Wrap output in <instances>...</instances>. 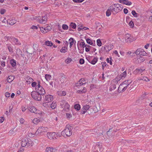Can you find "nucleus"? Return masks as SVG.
Wrapping results in <instances>:
<instances>
[{
  "label": "nucleus",
  "mask_w": 152,
  "mask_h": 152,
  "mask_svg": "<svg viewBox=\"0 0 152 152\" xmlns=\"http://www.w3.org/2000/svg\"><path fill=\"white\" fill-rule=\"evenodd\" d=\"M72 127L70 125H67L64 129L61 132V135L64 137H67L70 136L72 134Z\"/></svg>",
  "instance_id": "obj_1"
},
{
  "label": "nucleus",
  "mask_w": 152,
  "mask_h": 152,
  "mask_svg": "<svg viewBox=\"0 0 152 152\" xmlns=\"http://www.w3.org/2000/svg\"><path fill=\"white\" fill-rule=\"evenodd\" d=\"M123 8V6L121 4H115L110 6V9L112 11L113 14H116L121 11Z\"/></svg>",
  "instance_id": "obj_2"
},
{
  "label": "nucleus",
  "mask_w": 152,
  "mask_h": 152,
  "mask_svg": "<svg viewBox=\"0 0 152 152\" xmlns=\"http://www.w3.org/2000/svg\"><path fill=\"white\" fill-rule=\"evenodd\" d=\"M132 80H131L124 81L123 83L120 84L118 88V91L120 93L124 91L126 89L127 87L132 82Z\"/></svg>",
  "instance_id": "obj_3"
},
{
  "label": "nucleus",
  "mask_w": 152,
  "mask_h": 152,
  "mask_svg": "<svg viewBox=\"0 0 152 152\" xmlns=\"http://www.w3.org/2000/svg\"><path fill=\"white\" fill-rule=\"evenodd\" d=\"M47 135L48 138L50 140L55 139L61 136V134L59 133L51 132H48Z\"/></svg>",
  "instance_id": "obj_4"
},
{
  "label": "nucleus",
  "mask_w": 152,
  "mask_h": 152,
  "mask_svg": "<svg viewBox=\"0 0 152 152\" xmlns=\"http://www.w3.org/2000/svg\"><path fill=\"white\" fill-rule=\"evenodd\" d=\"M135 40V38L130 34H127L122 39L121 41L124 42H132Z\"/></svg>",
  "instance_id": "obj_5"
},
{
  "label": "nucleus",
  "mask_w": 152,
  "mask_h": 152,
  "mask_svg": "<svg viewBox=\"0 0 152 152\" xmlns=\"http://www.w3.org/2000/svg\"><path fill=\"white\" fill-rule=\"evenodd\" d=\"M34 18L39 22L40 23L45 24L47 22V17L46 15H45L42 17L41 19L40 18V16H35Z\"/></svg>",
  "instance_id": "obj_6"
},
{
  "label": "nucleus",
  "mask_w": 152,
  "mask_h": 152,
  "mask_svg": "<svg viewBox=\"0 0 152 152\" xmlns=\"http://www.w3.org/2000/svg\"><path fill=\"white\" fill-rule=\"evenodd\" d=\"M28 110H29L31 113L38 114L41 116L45 114L42 111L37 110L36 108L34 106L29 107L28 108Z\"/></svg>",
  "instance_id": "obj_7"
},
{
  "label": "nucleus",
  "mask_w": 152,
  "mask_h": 152,
  "mask_svg": "<svg viewBox=\"0 0 152 152\" xmlns=\"http://www.w3.org/2000/svg\"><path fill=\"white\" fill-rule=\"evenodd\" d=\"M86 58L87 60L91 64L95 65L97 62L98 58L96 57H93L92 56H88Z\"/></svg>",
  "instance_id": "obj_8"
},
{
  "label": "nucleus",
  "mask_w": 152,
  "mask_h": 152,
  "mask_svg": "<svg viewBox=\"0 0 152 152\" xmlns=\"http://www.w3.org/2000/svg\"><path fill=\"white\" fill-rule=\"evenodd\" d=\"M7 40H9L14 45H21L20 43L17 39H16L12 37L6 36L5 37Z\"/></svg>",
  "instance_id": "obj_9"
},
{
  "label": "nucleus",
  "mask_w": 152,
  "mask_h": 152,
  "mask_svg": "<svg viewBox=\"0 0 152 152\" xmlns=\"http://www.w3.org/2000/svg\"><path fill=\"white\" fill-rule=\"evenodd\" d=\"M48 130L47 127L43 126L39 127L38 128L35 133L36 135H38L39 134H44Z\"/></svg>",
  "instance_id": "obj_10"
},
{
  "label": "nucleus",
  "mask_w": 152,
  "mask_h": 152,
  "mask_svg": "<svg viewBox=\"0 0 152 152\" xmlns=\"http://www.w3.org/2000/svg\"><path fill=\"white\" fill-rule=\"evenodd\" d=\"M134 53L137 55H140V56H147V54L143 49L140 48L137 49Z\"/></svg>",
  "instance_id": "obj_11"
},
{
  "label": "nucleus",
  "mask_w": 152,
  "mask_h": 152,
  "mask_svg": "<svg viewBox=\"0 0 152 152\" xmlns=\"http://www.w3.org/2000/svg\"><path fill=\"white\" fill-rule=\"evenodd\" d=\"M52 28L50 26H47L46 27H40V30L41 32L44 34L50 31Z\"/></svg>",
  "instance_id": "obj_12"
},
{
  "label": "nucleus",
  "mask_w": 152,
  "mask_h": 152,
  "mask_svg": "<svg viewBox=\"0 0 152 152\" xmlns=\"http://www.w3.org/2000/svg\"><path fill=\"white\" fill-rule=\"evenodd\" d=\"M113 46L111 44L105 45L103 47L104 50L106 52H108L112 49Z\"/></svg>",
  "instance_id": "obj_13"
},
{
  "label": "nucleus",
  "mask_w": 152,
  "mask_h": 152,
  "mask_svg": "<svg viewBox=\"0 0 152 152\" xmlns=\"http://www.w3.org/2000/svg\"><path fill=\"white\" fill-rule=\"evenodd\" d=\"M86 82L84 78L80 79L77 83L75 84V87H78L82 86L83 84H85Z\"/></svg>",
  "instance_id": "obj_14"
},
{
  "label": "nucleus",
  "mask_w": 152,
  "mask_h": 152,
  "mask_svg": "<svg viewBox=\"0 0 152 152\" xmlns=\"http://www.w3.org/2000/svg\"><path fill=\"white\" fill-rule=\"evenodd\" d=\"M145 70V69L144 68H137L134 71V73L135 74H141Z\"/></svg>",
  "instance_id": "obj_15"
},
{
  "label": "nucleus",
  "mask_w": 152,
  "mask_h": 152,
  "mask_svg": "<svg viewBox=\"0 0 152 152\" xmlns=\"http://www.w3.org/2000/svg\"><path fill=\"white\" fill-rule=\"evenodd\" d=\"M90 108V106L88 105L84 106L81 110V113L82 114H85Z\"/></svg>",
  "instance_id": "obj_16"
},
{
  "label": "nucleus",
  "mask_w": 152,
  "mask_h": 152,
  "mask_svg": "<svg viewBox=\"0 0 152 152\" xmlns=\"http://www.w3.org/2000/svg\"><path fill=\"white\" fill-rule=\"evenodd\" d=\"M118 1L121 4H123L129 6L131 5L132 4L131 1L128 0H118Z\"/></svg>",
  "instance_id": "obj_17"
},
{
  "label": "nucleus",
  "mask_w": 152,
  "mask_h": 152,
  "mask_svg": "<svg viewBox=\"0 0 152 152\" xmlns=\"http://www.w3.org/2000/svg\"><path fill=\"white\" fill-rule=\"evenodd\" d=\"M28 138L26 137L23 138L22 139V140L21 142V145L22 147H24L26 146L28 142Z\"/></svg>",
  "instance_id": "obj_18"
},
{
  "label": "nucleus",
  "mask_w": 152,
  "mask_h": 152,
  "mask_svg": "<svg viewBox=\"0 0 152 152\" xmlns=\"http://www.w3.org/2000/svg\"><path fill=\"white\" fill-rule=\"evenodd\" d=\"M53 99V96H45L44 101L45 102H50Z\"/></svg>",
  "instance_id": "obj_19"
},
{
  "label": "nucleus",
  "mask_w": 152,
  "mask_h": 152,
  "mask_svg": "<svg viewBox=\"0 0 152 152\" xmlns=\"http://www.w3.org/2000/svg\"><path fill=\"white\" fill-rule=\"evenodd\" d=\"M16 23V20L12 18H10L8 19L7 21V24H9L11 25H13L15 23Z\"/></svg>",
  "instance_id": "obj_20"
},
{
  "label": "nucleus",
  "mask_w": 152,
  "mask_h": 152,
  "mask_svg": "<svg viewBox=\"0 0 152 152\" xmlns=\"http://www.w3.org/2000/svg\"><path fill=\"white\" fill-rule=\"evenodd\" d=\"M26 83L28 84H29L32 82L34 80L30 76H27L26 77Z\"/></svg>",
  "instance_id": "obj_21"
},
{
  "label": "nucleus",
  "mask_w": 152,
  "mask_h": 152,
  "mask_svg": "<svg viewBox=\"0 0 152 152\" xmlns=\"http://www.w3.org/2000/svg\"><path fill=\"white\" fill-rule=\"evenodd\" d=\"M28 142L27 145V147H31L34 145V143L31 139L28 138Z\"/></svg>",
  "instance_id": "obj_22"
},
{
  "label": "nucleus",
  "mask_w": 152,
  "mask_h": 152,
  "mask_svg": "<svg viewBox=\"0 0 152 152\" xmlns=\"http://www.w3.org/2000/svg\"><path fill=\"white\" fill-rule=\"evenodd\" d=\"M38 93L39 95H44L45 94V91L43 87H41L39 89Z\"/></svg>",
  "instance_id": "obj_23"
},
{
  "label": "nucleus",
  "mask_w": 152,
  "mask_h": 152,
  "mask_svg": "<svg viewBox=\"0 0 152 152\" xmlns=\"http://www.w3.org/2000/svg\"><path fill=\"white\" fill-rule=\"evenodd\" d=\"M63 110L67 112L69 111V110L70 105L68 103H65Z\"/></svg>",
  "instance_id": "obj_24"
},
{
  "label": "nucleus",
  "mask_w": 152,
  "mask_h": 152,
  "mask_svg": "<svg viewBox=\"0 0 152 152\" xmlns=\"http://www.w3.org/2000/svg\"><path fill=\"white\" fill-rule=\"evenodd\" d=\"M69 47L70 48H71L74 43L76 42V41L72 38H70L69 40Z\"/></svg>",
  "instance_id": "obj_25"
},
{
  "label": "nucleus",
  "mask_w": 152,
  "mask_h": 152,
  "mask_svg": "<svg viewBox=\"0 0 152 152\" xmlns=\"http://www.w3.org/2000/svg\"><path fill=\"white\" fill-rule=\"evenodd\" d=\"M10 63L13 67H14L16 65V61L14 59L11 60L10 61Z\"/></svg>",
  "instance_id": "obj_26"
},
{
  "label": "nucleus",
  "mask_w": 152,
  "mask_h": 152,
  "mask_svg": "<svg viewBox=\"0 0 152 152\" xmlns=\"http://www.w3.org/2000/svg\"><path fill=\"white\" fill-rule=\"evenodd\" d=\"M35 100L38 101H41L42 99L41 96H31Z\"/></svg>",
  "instance_id": "obj_27"
},
{
  "label": "nucleus",
  "mask_w": 152,
  "mask_h": 152,
  "mask_svg": "<svg viewBox=\"0 0 152 152\" xmlns=\"http://www.w3.org/2000/svg\"><path fill=\"white\" fill-rule=\"evenodd\" d=\"M86 41L87 43L89 44L90 45H92L93 46H94L95 45V41H94V43L93 42V41L91 39H90L88 38L86 39Z\"/></svg>",
  "instance_id": "obj_28"
},
{
  "label": "nucleus",
  "mask_w": 152,
  "mask_h": 152,
  "mask_svg": "<svg viewBox=\"0 0 152 152\" xmlns=\"http://www.w3.org/2000/svg\"><path fill=\"white\" fill-rule=\"evenodd\" d=\"M77 26L76 24L74 23L71 22L70 23L69 25L70 29L69 30L71 31V30L70 29V28H72L73 29H75L76 28Z\"/></svg>",
  "instance_id": "obj_29"
},
{
  "label": "nucleus",
  "mask_w": 152,
  "mask_h": 152,
  "mask_svg": "<svg viewBox=\"0 0 152 152\" xmlns=\"http://www.w3.org/2000/svg\"><path fill=\"white\" fill-rule=\"evenodd\" d=\"M44 44L46 46L51 47L53 45V43L51 42L48 40L45 42Z\"/></svg>",
  "instance_id": "obj_30"
},
{
  "label": "nucleus",
  "mask_w": 152,
  "mask_h": 152,
  "mask_svg": "<svg viewBox=\"0 0 152 152\" xmlns=\"http://www.w3.org/2000/svg\"><path fill=\"white\" fill-rule=\"evenodd\" d=\"M111 12H112V11L111 9H110V6L108 8V9L107 10L106 12V15L107 16H110L111 14Z\"/></svg>",
  "instance_id": "obj_31"
},
{
  "label": "nucleus",
  "mask_w": 152,
  "mask_h": 152,
  "mask_svg": "<svg viewBox=\"0 0 152 152\" xmlns=\"http://www.w3.org/2000/svg\"><path fill=\"white\" fill-rule=\"evenodd\" d=\"M87 91V90L85 88H84L82 90H78L77 91V92L80 94H82L85 93Z\"/></svg>",
  "instance_id": "obj_32"
},
{
  "label": "nucleus",
  "mask_w": 152,
  "mask_h": 152,
  "mask_svg": "<svg viewBox=\"0 0 152 152\" xmlns=\"http://www.w3.org/2000/svg\"><path fill=\"white\" fill-rule=\"evenodd\" d=\"M14 79V77L12 76H8L7 79V81L9 83H11Z\"/></svg>",
  "instance_id": "obj_33"
},
{
  "label": "nucleus",
  "mask_w": 152,
  "mask_h": 152,
  "mask_svg": "<svg viewBox=\"0 0 152 152\" xmlns=\"http://www.w3.org/2000/svg\"><path fill=\"white\" fill-rule=\"evenodd\" d=\"M93 48L91 46L89 45H87L85 47V50L87 52H89L90 50Z\"/></svg>",
  "instance_id": "obj_34"
},
{
  "label": "nucleus",
  "mask_w": 152,
  "mask_h": 152,
  "mask_svg": "<svg viewBox=\"0 0 152 152\" xmlns=\"http://www.w3.org/2000/svg\"><path fill=\"white\" fill-rule=\"evenodd\" d=\"M67 50V48L66 47H63L60 50V52L62 53H65L66 52Z\"/></svg>",
  "instance_id": "obj_35"
},
{
  "label": "nucleus",
  "mask_w": 152,
  "mask_h": 152,
  "mask_svg": "<svg viewBox=\"0 0 152 152\" xmlns=\"http://www.w3.org/2000/svg\"><path fill=\"white\" fill-rule=\"evenodd\" d=\"M40 120L39 119H38L37 118H34L33 121L32 122L35 124H37L39 123L40 122Z\"/></svg>",
  "instance_id": "obj_36"
},
{
  "label": "nucleus",
  "mask_w": 152,
  "mask_h": 152,
  "mask_svg": "<svg viewBox=\"0 0 152 152\" xmlns=\"http://www.w3.org/2000/svg\"><path fill=\"white\" fill-rule=\"evenodd\" d=\"M50 102H45L43 103L42 105L43 106L45 107H50V104L49 103Z\"/></svg>",
  "instance_id": "obj_37"
},
{
  "label": "nucleus",
  "mask_w": 152,
  "mask_h": 152,
  "mask_svg": "<svg viewBox=\"0 0 152 152\" xmlns=\"http://www.w3.org/2000/svg\"><path fill=\"white\" fill-rule=\"evenodd\" d=\"M54 149L50 147H47L46 149V152H53Z\"/></svg>",
  "instance_id": "obj_38"
},
{
  "label": "nucleus",
  "mask_w": 152,
  "mask_h": 152,
  "mask_svg": "<svg viewBox=\"0 0 152 152\" xmlns=\"http://www.w3.org/2000/svg\"><path fill=\"white\" fill-rule=\"evenodd\" d=\"M80 106L79 104H77L75 105L74 108L77 110H79L80 109Z\"/></svg>",
  "instance_id": "obj_39"
},
{
  "label": "nucleus",
  "mask_w": 152,
  "mask_h": 152,
  "mask_svg": "<svg viewBox=\"0 0 152 152\" xmlns=\"http://www.w3.org/2000/svg\"><path fill=\"white\" fill-rule=\"evenodd\" d=\"M56 106V102H53L52 104H50V107L52 109H54Z\"/></svg>",
  "instance_id": "obj_40"
},
{
  "label": "nucleus",
  "mask_w": 152,
  "mask_h": 152,
  "mask_svg": "<svg viewBox=\"0 0 152 152\" xmlns=\"http://www.w3.org/2000/svg\"><path fill=\"white\" fill-rule=\"evenodd\" d=\"M72 61V59L70 58H67L65 61V63L67 64L70 63Z\"/></svg>",
  "instance_id": "obj_41"
},
{
  "label": "nucleus",
  "mask_w": 152,
  "mask_h": 152,
  "mask_svg": "<svg viewBox=\"0 0 152 152\" xmlns=\"http://www.w3.org/2000/svg\"><path fill=\"white\" fill-rule=\"evenodd\" d=\"M45 78L47 81H49L51 79V76L50 75L46 74L45 75Z\"/></svg>",
  "instance_id": "obj_42"
},
{
  "label": "nucleus",
  "mask_w": 152,
  "mask_h": 152,
  "mask_svg": "<svg viewBox=\"0 0 152 152\" xmlns=\"http://www.w3.org/2000/svg\"><path fill=\"white\" fill-rule=\"evenodd\" d=\"M116 88V85L115 84L111 85L110 87L109 90L110 91H112L114 90Z\"/></svg>",
  "instance_id": "obj_43"
},
{
  "label": "nucleus",
  "mask_w": 152,
  "mask_h": 152,
  "mask_svg": "<svg viewBox=\"0 0 152 152\" xmlns=\"http://www.w3.org/2000/svg\"><path fill=\"white\" fill-rule=\"evenodd\" d=\"M16 53L18 56H22V51L20 49H17L16 50Z\"/></svg>",
  "instance_id": "obj_44"
},
{
  "label": "nucleus",
  "mask_w": 152,
  "mask_h": 152,
  "mask_svg": "<svg viewBox=\"0 0 152 152\" xmlns=\"http://www.w3.org/2000/svg\"><path fill=\"white\" fill-rule=\"evenodd\" d=\"M112 61L113 59H112V58L111 57H110V59L108 58H107L106 59V61L108 63H109L111 65L112 64Z\"/></svg>",
  "instance_id": "obj_45"
},
{
  "label": "nucleus",
  "mask_w": 152,
  "mask_h": 152,
  "mask_svg": "<svg viewBox=\"0 0 152 152\" xmlns=\"http://www.w3.org/2000/svg\"><path fill=\"white\" fill-rule=\"evenodd\" d=\"M127 73L126 71H124L123 73H121L120 75V76L121 77V78H122L123 77L125 78L126 76Z\"/></svg>",
  "instance_id": "obj_46"
},
{
  "label": "nucleus",
  "mask_w": 152,
  "mask_h": 152,
  "mask_svg": "<svg viewBox=\"0 0 152 152\" xmlns=\"http://www.w3.org/2000/svg\"><path fill=\"white\" fill-rule=\"evenodd\" d=\"M62 28L64 30H68L69 28V26L66 24H63L62 26Z\"/></svg>",
  "instance_id": "obj_47"
},
{
  "label": "nucleus",
  "mask_w": 152,
  "mask_h": 152,
  "mask_svg": "<svg viewBox=\"0 0 152 152\" xmlns=\"http://www.w3.org/2000/svg\"><path fill=\"white\" fill-rule=\"evenodd\" d=\"M132 14L134 17L137 18L138 16V14L134 10H132Z\"/></svg>",
  "instance_id": "obj_48"
},
{
  "label": "nucleus",
  "mask_w": 152,
  "mask_h": 152,
  "mask_svg": "<svg viewBox=\"0 0 152 152\" xmlns=\"http://www.w3.org/2000/svg\"><path fill=\"white\" fill-rule=\"evenodd\" d=\"M96 43L97 45L99 47L101 46L102 45V42L100 39H98L97 40Z\"/></svg>",
  "instance_id": "obj_49"
},
{
  "label": "nucleus",
  "mask_w": 152,
  "mask_h": 152,
  "mask_svg": "<svg viewBox=\"0 0 152 152\" xmlns=\"http://www.w3.org/2000/svg\"><path fill=\"white\" fill-rule=\"evenodd\" d=\"M66 115V118L68 119H70L72 117V115L71 113H67Z\"/></svg>",
  "instance_id": "obj_50"
},
{
  "label": "nucleus",
  "mask_w": 152,
  "mask_h": 152,
  "mask_svg": "<svg viewBox=\"0 0 152 152\" xmlns=\"http://www.w3.org/2000/svg\"><path fill=\"white\" fill-rule=\"evenodd\" d=\"M140 80H142L146 82H148L150 81V80L146 77H144Z\"/></svg>",
  "instance_id": "obj_51"
},
{
  "label": "nucleus",
  "mask_w": 152,
  "mask_h": 152,
  "mask_svg": "<svg viewBox=\"0 0 152 152\" xmlns=\"http://www.w3.org/2000/svg\"><path fill=\"white\" fill-rule=\"evenodd\" d=\"M80 46H81L82 48H84L87 45H86L85 44V43L84 42H81L80 43Z\"/></svg>",
  "instance_id": "obj_52"
},
{
  "label": "nucleus",
  "mask_w": 152,
  "mask_h": 152,
  "mask_svg": "<svg viewBox=\"0 0 152 152\" xmlns=\"http://www.w3.org/2000/svg\"><path fill=\"white\" fill-rule=\"evenodd\" d=\"M19 121L20 123L23 124H24L25 122V120L22 118H21L20 119Z\"/></svg>",
  "instance_id": "obj_53"
},
{
  "label": "nucleus",
  "mask_w": 152,
  "mask_h": 152,
  "mask_svg": "<svg viewBox=\"0 0 152 152\" xmlns=\"http://www.w3.org/2000/svg\"><path fill=\"white\" fill-rule=\"evenodd\" d=\"M74 2L76 3H81L83 2L84 0H72Z\"/></svg>",
  "instance_id": "obj_54"
},
{
  "label": "nucleus",
  "mask_w": 152,
  "mask_h": 152,
  "mask_svg": "<svg viewBox=\"0 0 152 152\" xmlns=\"http://www.w3.org/2000/svg\"><path fill=\"white\" fill-rule=\"evenodd\" d=\"M7 48L10 52H13V49L12 48L10 45H8L7 46Z\"/></svg>",
  "instance_id": "obj_55"
},
{
  "label": "nucleus",
  "mask_w": 152,
  "mask_h": 152,
  "mask_svg": "<svg viewBox=\"0 0 152 152\" xmlns=\"http://www.w3.org/2000/svg\"><path fill=\"white\" fill-rule=\"evenodd\" d=\"M129 26H130L131 28H133L134 26V24L133 22L132 21H131L129 24Z\"/></svg>",
  "instance_id": "obj_56"
},
{
  "label": "nucleus",
  "mask_w": 152,
  "mask_h": 152,
  "mask_svg": "<svg viewBox=\"0 0 152 152\" xmlns=\"http://www.w3.org/2000/svg\"><path fill=\"white\" fill-rule=\"evenodd\" d=\"M6 11L5 9H2L0 10V12L1 14H3Z\"/></svg>",
  "instance_id": "obj_57"
},
{
  "label": "nucleus",
  "mask_w": 152,
  "mask_h": 152,
  "mask_svg": "<svg viewBox=\"0 0 152 152\" xmlns=\"http://www.w3.org/2000/svg\"><path fill=\"white\" fill-rule=\"evenodd\" d=\"M113 53L116 55L118 57H119L120 56L118 53L117 50H115L113 51Z\"/></svg>",
  "instance_id": "obj_58"
},
{
  "label": "nucleus",
  "mask_w": 152,
  "mask_h": 152,
  "mask_svg": "<svg viewBox=\"0 0 152 152\" xmlns=\"http://www.w3.org/2000/svg\"><path fill=\"white\" fill-rule=\"evenodd\" d=\"M31 83V86L33 87H35L37 85V83L36 82H32Z\"/></svg>",
  "instance_id": "obj_59"
},
{
  "label": "nucleus",
  "mask_w": 152,
  "mask_h": 152,
  "mask_svg": "<svg viewBox=\"0 0 152 152\" xmlns=\"http://www.w3.org/2000/svg\"><path fill=\"white\" fill-rule=\"evenodd\" d=\"M79 62L80 64H82L84 63V60L83 58H80L79 61Z\"/></svg>",
  "instance_id": "obj_60"
},
{
  "label": "nucleus",
  "mask_w": 152,
  "mask_h": 152,
  "mask_svg": "<svg viewBox=\"0 0 152 152\" xmlns=\"http://www.w3.org/2000/svg\"><path fill=\"white\" fill-rule=\"evenodd\" d=\"M37 88H38L39 89L41 87H42L40 85V83L39 82H38L37 85L36 86Z\"/></svg>",
  "instance_id": "obj_61"
},
{
  "label": "nucleus",
  "mask_w": 152,
  "mask_h": 152,
  "mask_svg": "<svg viewBox=\"0 0 152 152\" xmlns=\"http://www.w3.org/2000/svg\"><path fill=\"white\" fill-rule=\"evenodd\" d=\"M4 117H1L0 118V123H3L4 121Z\"/></svg>",
  "instance_id": "obj_62"
},
{
  "label": "nucleus",
  "mask_w": 152,
  "mask_h": 152,
  "mask_svg": "<svg viewBox=\"0 0 152 152\" xmlns=\"http://www.w3.org/2000/svg\"><path fill=\"white\" fill-rule=\"evenodd\" d=\"M78 29L79 31H80L81 30H82L83 31V27L82 26H80L78 28Z\"/></svg>",
  "instance_id": "obj_63"
},
{
  "label": "nucleus",
  "mask_w": 152,
  "mask_h": 152,
  "mask_svg": "<svg viewBox=\"0 0 152 152\" xmlns=\"http://www.w3.org/2000/svg\"><path fill=\"white\" fill-rule=\"evenodd\" d=\"M31 28L33 29H38V27L37 26H32L31 27Z\"/></svg>",
  "instance_id": "obj_64"
}]
</instances>
